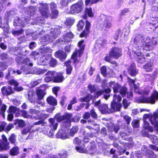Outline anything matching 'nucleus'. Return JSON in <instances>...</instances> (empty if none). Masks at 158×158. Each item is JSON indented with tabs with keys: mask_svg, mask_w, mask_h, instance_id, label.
Returning <instances> with one entry per match:
<instances>
[{
	"mask_svg": "<svg viewBox=\"0 0 158 158\" xmlns=\"http://www.w3.org/2000/svg\"><path fill=\"white\" fill-rule=\"evenodd\" d=\"M135 45H133L132 48L134 46L136 47L137 51H139L141 47L147 51H150L152 49L153 45L157 43L156 40L153 39L151 41L149 38H145L143 35L138 34L136 35L134 39Z\"/></svg>",
	"mask_w": 158,
	"mask_h": 158,
	"instance_id": "1",
	"label": "nucleus"
},
{
	"mask_svg": "<svg viewBox=\"0 0 158 158\" xmlns=\"http://www.w3.org/2000/svg\"><path fill=\"white\" fill-rule=\"evenodd\" d=\"M132 52L134 53V56L135 57L136 59L140 63H143L146 61L149 62V60H150V62L151 63H147L143 66V68L146 72H149L152 71L153 69V64L152 63V61L150 60L149 58V55L148 54L147 56L146 60L145 58L144 57L143 55H142L141 52L139 51H137L136 47L134 46L132 48Z\"/></svg>",
	"mask_w": 158,
	"mask_h": 158,
	"instance_id": "2",
	"label": "nucleus"
},
{
	"mask_svg": "<svg viewBox=\"0 0 158 158\" xmlns=\"http://www.w3.org/2000/svg\"><path fill=\"white\" fill-rule=\"evenodd\" d=\"M47 31L48 34L45 35L42 38L41 41L42 42L52 41L56 39L60 34V29H58L49 28Z\"/></svg>",
	"mask_w": 158,
	"mask_h": 158,
	"instance_id": "3",
	"label": "nucleus"
},
{
	"mask_svg": "<svg viewBox=\"0 0 158 158\" xmlns=\"http://www.w3.org/2000/svg\"><path fill=\"white\" fill-rule=\"evenodd\" d=\"M158 100V92L154 91L149 97L142 96L138 98V102L141 103H149L152 104H154L156 101Z\"/></svg>",
	"mask_w": 158,
	"mask_h": 158,
	"instance_id": "4",
	"label": "nucleus"
},
{
	"mask_svg": "<svg viewBox=\"0 0 158 158\" xmlns=\"http://www.w3.org/2000/svg\"><path fill=\"white\" fill-rule=\"evenodd\" d=\"M83 3L81 1L73 5L71 7L70 13L74 14L79 13L82 11L83 8Z\"/></svg>",
	"mask_w": 158,
	"mask_h": 158,
	"instance_id": "5",
	"label": "nucleus"
},
{
	"mask_svg": "<svg viewBox=\"0 0 158 158\" xmlns=\"http://www.w3.org/2000/svg\"><path fill=\"white\" fill-rule=\"evenodd\" d=\"M38 7L40 13L44 17L47 18L50 15L47 4H40V6H38Z\"/></svg>",
	"mask_w": 158,
	"mask_h": 158,
	"instance_id": "6",
	"label": "nucleus"
},
{
	"mask_svg": "<svg viewBox=\"0 0 158 158\" xmlns=\"http://www.w3.org/2000/svg\"><path fill=\"white\" fill-rule=\"evenodd\" d=\"M102 16H104L105 19L103 23L102 30V31L108 30L112 26L111 22V18L110 17L106 16L104 15H102Z\"/></svg>",
	"mask_w": 158,
	"mask_h": 158,
	"instance_id": "7",
	"label": "nucleus"
},
{
	"mask_svg": "<svg viewBox=\"0 0 158 158\" xmlns=\"http://www.w3.org/2000/svg\"><path fill=\"white\" fill-rule=\"evenodd\" d=\"M84 43V41L83 40H82L78 43V46L80 48V49L79 50L76 51V52L73 53L72 55V58L75 59L77 55L80 57L82 54L85 47Z\"/></svg>",
	"mask_w": 158,
	"mask_h": 158,
	"instance_id": "8",
	"label": "nucleus"
},
{
	"mask_svg": "<svg viewBox=\"0 0 158 158\" xmlns=\"http://www.w3.org/2000/svg\"><path fill=\"white\" fill-rule=\"evenodd\" d=\"M150 121L158 131V109L153 112V115H151Z\"/></svg>",
	"mask_w": 158,
	"mask_h": 158,
	"instance_id": "9",
	"label": "nucleus"
},
{
	"mask_svg": "<svg viewBox=\"0 0 158 158\" xmlns=\"http://www.w3.org/2000/svg\"><path fill=\"white\" fill-rule=\"evenodd\" d=\"M121 49L118 48H113L109 52L110 55L115 59H118L121 55Z\"/></svg>",
	"mask_w": 158,
	"mask_h": 158,
	"instance_id": "10",
	"label": "nucleus"
},
{
	"mask_svg": "<svg viewBox=\"0 0 158 158\" xmlns=\"http://www.w3.org/2000/svg\"><path fill=\"white\" fill-rule=\"evenodd\" d=\"M108 128L109 132H112L113 131L117 133L119 130V127L117 125H115L114 123L110 122L106 123L105 125Z\"/></svg>",
	"mask_w": 158,
	"mask_h": 158,
	"instance_id": "11",
	"label": "nucleus"
},
{
	"mask_svg": "<svg viewBox=\"0 0 158 158\" xmlns=\"http://www.w3.org/2000/svg\"><path fill=\"white\" fill-rule=\"evenodd\" d=\"M2 138L3 141H0V148L2 150H6L10 148L9 143L7 142V138L4 135H2Z\"/></svg>",
	"mask_w": 158,
	"mask_h": 158,
	"instance_id": "12",
	"label": "nucleus"
},
{
	"mask_svg": "<svg viewBox=\"0 0 158 158\" xmlns=\"http://www.w3.org/2000/svg\"><path fill=\"white\" fill-rule=\"evenodd\" d=\"M52 148V145L50 143H46L41 147L40 152L42 153L46 154L48 153Z\"/></svg>",
	"mask_w": 158,
	"mask_h": 158,
	"instance_id": "13",
	"label": "nucleus"
},
{
	"mask_svg": "<svg viewBox=\"0 0 158 158\" xmlns=\"http://www.w3.org/2000/svg\"><path fill=\"white\" fill-rule=\"evenodd\" d=\"M22 19H20L19 18H18L17 20L15 19L14 23V25L24 27L25 26L24 23L30 20L29 17H28L26 19L25 18L23 17Z\"/></svg>",
	"mask_w": 158,
	"mask_h": 158,
	"instance_id": "14",
	"label": "nucleus"
},
{
	"mask_svg": "<svg viewBox=\"0 0 158 158\" xmlns=\"http://www.w3.org/2000/svg\"><path fill=\"white\" fill-rule=\"evenodd\" d=\"M57 138L65 139L70 138L69 133L62 130H60L56 135Z\"/></svg>",
	"mask_w": 158,
	"mask_h": 158,
	"instance_id": "15",
	"label": "nucleus"
},
{
	"mask_svg": "<svg viewBox=\"0 0 158 158\" xmlns=\"http://www.w3.org/2000/svg\"><path fill=\"white\" fill-rule=\"evenodd\" d=\"M122 106V105L121 103L112 102L111 104V109H110L111 113L114 111H120Z\"/></svg>",
	"mask_w": 158,
	"mask_h": 158,
	"instance_id": "16",
	"label": "nucleus"
},
{
	"mask_svg": "<svg viewBox=\"0 0 158 158\" xmlns=\"http://www.w3.org/2000/svg\"><path fill=\"white\" fill-rule=\"evenodd\" d=\"M28 98L29 100L32 103H34L36 101L37 98L36 97L35 92L32 90L28 91Z\"/></svg>",
	"mask_w": 158,
	"mask_h": 158,
	"instance_id": "17",
	"label": "nucleus"
},
{
	"mask_svg": "<svg viewBox=\"0 0 158 158\" xmlns=\"http://www.w3.org/2000/svg\"><path fill=\"white\" fill-rule=\"evenodd\" d=\"M1 91L3 95L8 96L14 93V91L10 87L4 86L2 88Z\"/></svg>",
	"mask_w": 158,
	"mask_h": 158,
	"instance_id": "18",
	"label": "nucleus"
},
{
	"mask_svg": "<svg viewBox=\"0 0 158 158\" xmlns=\"http://www.w3.org/2000/svg\"><path fill=\"white\" fill-rule=\"evenodd\" d=\"M110 87H112L114 93H117L119 92L121 86L115 81H112L109 83Z\"/></svg>",
	"mask_w": 158,
	"mask_h": 158,
	"instance_id": "19",
	"label": "nucleus"
},
{
	"mask_svg": "<svg viewBox=\"0 0 158 158\" xmlns=\"http://www.w3.org/2000/svg\"><path fill=\"white\" fill-rule=\"evenodd\" d=\"M99 109L103 114L111 113L110 109H109L107 104H102L99 106Z\"/></svg>",
	"mask_w": 158,
	"mask_h": 158,
	"instance_id": "20",
	"label": "nucleus"
},
{
	"mask_svg": "<svg viewBox=\"0 0 158 158\" xmlns=\"http://www.w3.org/2000/svg\"><path fill=\"white\" fill-rule=\"evenodd\" d=\"M90 26L91 24L88 21H86L85 26V31H83V32L81 34L80 36L81 37H82L86 36L89 33Z\"/></svg>",
	"mask_w": 158,
	"mask_h": 158,
	"instance_id": "21",
	"label": "nucleus"
},
{
	"mask_svg": "<svg viewBox=\"0 0 158 158\" xmlns=\"http://www.w3.org/2000/svg\"><path fill=\"white\" fill-rule=\"evenodd\" d=\"M135 65L134 63H132L129 67L128 72L131 76H134L138 73V70L135 68Z\"/></svg>",
	"mask_w": 158,
	"mask_h": 158,
	"instance_id": "22",
	"label": "nucleus"
},
{
	"mask_svg": "<svg viewBox=\"0 0 158 158\" xmlns=\"http://www.w3.org/2000/svg\"><path fill=\"white\" fill-rule=\"evenodd\" d=\"M93 98V96L90 94H88L87 96L84 98H81L80 99V101L81 102H86L85 105V108L88 109L89 107V105L88 102L91 100Z\"/></svg>",
	"mask_w": 158,
	"mask_h": 158,
	"instance_id": "23",
	"label": "nucleus"
},
{
	"mask_svg": "<svg viewBox=\"0 0 158 158\" xmlns=\"http://www.w3.org/2000/svg\"><path fill=\"white\" fill-rule=\"evenodd\" d=\"M56 57L59 58L61 60L63 61L66 58L67 56L66 53L62 50H60L56 52L55 54Z\"/></svg>",
	"mask_w": 158,
	"mask_h": 158,
	"instance_id": "24",
	"label": "nucleus"
},
{
	"mask_svg": "<svg viewBox=\"0 0 158 158\" xmlns=\"http://www.w3.org/2000/svg\"><path fill=\"white\" fill-rule=\"evenodd\" d=\"M22 72L26 73H31L30 69L27 66H23L21 68L20 70H17L16 71L18 75L21 74Z\"/></svg>",
	"mask_w": 158,
	"mask_h": 158,
	"instance_id": "25",
	"label": "nucleus"
},
{
	"mask_svg": "<svg viewBox=\"0 0 158 158\" xmlns=\"http://www.w3.org/2000/svg\"><path fill=\"white\" fill-rule=\"evenodd\" d=\"M47 102L50 105L53 106H56L57 104V102L56 99L52 96H49L46 100Z\"/></svg>",
	"mask_w": 158,
	"mask_h": 158,
	"instance_id": "26",
	"label": "nucleus"
},
{
	"mask_svg": "<svg viewBox=\"0 0 158 158\" xmlns=\"http://www.w3.org/2000/svg\"><path fill=\"white\" fill-rule=\"evenodd\" d=\"M49 127L51 129L56 130L58 126V123L55 122L54 118H51L49 119Z\"/></svg>",
	"mask_w": 158,
	"mask_h": 158,
	"instance_id": "27",
	"label": "nucleus"
},
{
	"mask_svg": "<svg viewBox=\"0 0 158 158\" xmlns=\"http://www.w3.org/2000/svg\"><path fill=\"white\" fill-rule=\"evenodd\" d=\"M9 82L11 85H14L15 86V89L16 90L18 91H20L23 90V88L22 87L17 86L19 85V83L17 82V81L14 80H12L10 81H9Z\"/></svg>",
	"mask_w": 158,
	"mask_h": 158,
	"instance_id": "28",
	"label": "nucleus"
},
{
	"mask_svg": "<svg viewBox=\"0 0 158 158\" xmlns=\"http://www.w3.org/2000/svg\"><path fill=\"white\" fill-rule=\"evenodd\" d=\"M36 9L33 6H31L30 7L27 8L26 9L27 14L29 15V18L30 19V16L33 15L35 13Z\"/></svg>",
	"mask_w": 158,
	"mask_h": 158,
	"instance_id": "29",
	"label": "nucleus"
},
{
	"mask_svg": "<svg viewBox=\"0 0 158 158\" xmlns=\"http://www.w3.org/2000/svg\"><path fill=\"white\" fill-rule=\"evenodd\" d=\"M63 79V77L61 73H56L55 76L53 81L55 82H61L62 81Z\"/></svg>",
	"mask_w": 158,
	"mask_h": 158,
	"instance_id": "30",
	"label": "nucleus"
},
{
	"mask_svg": "<svg viewBox=\"0 0 158 158\" xmlns=\"http://www.w3.org/2000/svg\"><path fill=\"white\" fill-rule=\"evenodd\" d=\"M73 35L72 33L70 32L67 33L64 36L63 40H62V41L69 42L70 41V39L73 38Z\"/></svg>",
	"mask_w": 158,
	"mask_h": 158,
	"instance_id": "31",
	"label": "nucleus"
},
{
	"mask_svg": "<svg viewBox=\"0 0 158 158\" xmlns=\"http://www.w3.org/2000/svg\"><path fill=\"white\" fill-rule=\"evenodd\" d=\"M45 22V21L44 19L40 17H38L35 19V21L33 22V24H38L40 25V24H42L44 23Z\"/></svg>",
	"mask_w": 158,
	"mask_h": 158,
	"instance_id": "32",
	"label": "nucleus"
},
{
	"mask_svg": "<svg viewBox=\"0 0 158 158\" xmlns=\"http://www.w3.org/2000/svg\"><path fill=\"white\" fill-rule=\"evenodd\" d=\"M78 130V128L77 126H75L73 127L69 133V137H73L75 134L77 132Z\"/></svg>",
	"mask_w": 158,
	"mask_h": 158,
	"instance_id": "33",
	"label": "nucleus"
},
{
	"mask_svg": "<svg viewBox=\"0 0 158 158\" xmlns=\"http://www.w3.org/2000/svg\"><path fill=\"white\" fill-rule=\"evenodd\" d=\"M143 127L145 130H148L151 132L152 131V127L149 126V123L146 120H143Z\"/></svg>",
	"mask_w": 158,
	"mask_h": 158,
	"instance_id": "34",
	"label": "nucleus"
},
{
	"mask_svg": "<svg viewBox=\"0 0 158 158\" xmlns=\"http://www.w3.org/2000/svg\"><path fill=\"white\" fill-rule=\"evenodd\" d=\"M37 94L39 99H42L45 94L44 91L41 89H38L36 91Z\"/></svg>",
	"mask_w": 158,
	"mask_h": 158,
	"instance_id": "35",
	"label": "nucleus"
},
{
	"mask_svg": "<svg viewBox=\"0 0 158 158\" xmlns=\"http://www.w3.org/2000/svg\"><path fill=\"white\" fill-rule=\"evenodd\" d=\"M75 19L73 18H68L65 22V24L67 26H71L73 25L74 23Z\"/></svg>",
	"mask_w": 158,
	"mask_h": 158,
	"instance_id": "36",
	"label": "nucleus"
},
{
	"mask_svg": "<svg viewBox=\"0 0 158 158\" xmlns=\"http://www.w3.org/2000/svg\"><path fill=\"white\" fill-rule=\"evenodd\" d=\"M10 153L12 156L17 155L19 153V149L17 147H14L10 150Z\"/></svg>",
	"mask_w": 158,
	"mask_h": 158,
	"instance_id": "37",
	"label": "nucleus"
},
{
	"mask_svg": "<svg viewBox=\"0 0 158 158\" xmlns=\"http://www.w3.org/2000/svg\"><path fill=\"white\" fill-rule=\"evenodd\" d=\"M48 59L45 57L43 56L40 58L39 64L40 65H46L48 63Z\"/></svg>",
	"mask_w": 158,
	"mask_h": 158,
	"instance_id": "38",
	"label": "nucleus"
},
{
	"mask_svg": "<svg viewBox=\"0 0 158 158\" xmlns=\"http://www.w3.org/2000/svg\"><path fill=\"white\" fill-rule=\"evenodd\" d=\"M146 136L150 138L152 143H154L157 140V137L155 135L147 134Z\"/></svg>",
	"mask_w": 158,
	"mask_h": 158,
	"instance_id": "39",
	"label": "nucleus"
},
{
	"mask_svg": "<svg viewBox=\"0 0 158 158\" xmlns=\"http://www.w3.org/2000/svg\"><path fill=\"white\" fill-rule=\"evenodd\" d=\"M44 32V31L40 29H39L34 32V34H33V36H34L35 35L36 37H35V38L36 39L38 37V35L43 34Z\"/></svg>",
	"mask_w": 158,
	"mask_h": 158,
	"instance_id": "40",
	"label": "nucleus"
},
{
	"mask_svg": "<svg viewBox=\"0 0 158 158\" xmlns=\"http://www.w3.org/2000/svg\"><path fill=\"white\" fill-rule=\"evenodd\" d=\"M121 99L122 98L119 95L114 94L113 96V100L112 102L119 103Z\"/></svg>",
	"mask_w": 158,
	"mask_h": 158,
	"instance_id": "41",
	"label": "nucleus"
},
{
	"mask_svg": "<svg viewBox=\"0 0 158 158\" xmlns=\"http://www.w3.org/2000/svg\"><path fill=\"white\" fill-rule=\"evenodd\" d=\"M127 90V89L126 87L121 86L119 92L122 96L124 97L125 95Z\"/></svg>",
	"mask_w": 158,
	"mask_h": 158,
	"instance_id": "42",
	"label": "nucleus"
},
{
	"mask_svg": "<svg viewBox=\"0 0 158 158\" xmlns=\"http://www.w3.org/2000/svg\"><path fill=\"white\" fill-rule=\"evenodd\" d=\"M141 150L147 156L149 155L150 152H152L150 149H148L145 146H143L141 148Z\"/></svg>",
	"mask_w": 158,
	"mask_h": 158,
	"instance_id": "43",
	"label": "nucleus"
},
{
	"mask_svg": "<svg viewBox=\"0 0 158 158\" xmlns=\"http://www.w3.org/2000/svg\"><path fill=\"white\" fill-rule=\"evenodd\" d=\"M47 70L48 69H37L35 73L38 75L43 74L46 72ZM34 73H35V72H34Z\"/></svg>",
	"mask_w": 158,
	"mask_h": 158,
	"instance_id": "44",
	"label": "nucleus"
},
{
	"mask_svg": "<svg viewBox=\"0 0 158 158\" xmlns=\"http://www.w3.org/2000/svg\"><path fill=\"white\" fill-rule=\"evenodd\" d=\"M16 135L14 134H12L9 139L11 143L14 144L16 141Z\"/></svg>",
	"mask_w": 158,
	"mask_h": 158,
	"instance_id": "45",
	"label": "nucleus"
},
{
	"mask_svg": "<svg viewBox=\"0 0 158 158\" xmlns=\"http://www.w3.org/2000/svg\"><path fill=\"white\" fill-rule=\"evenodd\" d=\"M56 73L53 71H48L45 74L46 76L51 77L52 79H54L55 76L56 75Z\"/></svg>",
	"mask_w": 158,
	"mask_h": 158,
	"instance_id": "46",
	"label": "nucleus"
},
{
	"mask_svg": "<svg viewBox=\"0 0 158 158\" xmlns=\"http://www.w3.org/2000/svg\"><path fill=\"white\" fill-rule=\"evenodd\" d=\"M134 91L135 93H138L139 94H142L144 95H148L149 94V91L148 90H143L141 92V91H139V89L136 88L134 89Z\"/></svg>",
	"mask_w": 158,
	"mask_h": 158,
	"instance_id": "47",
	"label": "nucleus"
},
{
	"mask_svg": "<svg viewBox=\"0 0 158 158\" xmlns=\"http://www.w3.org/2000/svg\"><path fill=\"white\" fill-rule=\"evenodd\" d=\"M84 25V23L82 20L79 21L78 24L77 25V27L78 30L80 31L82 29Z\"/></svg>",
	"mask_w": 158,
	"mask_h": 158,
	"instance_id": "48",
	"label": "nucleus"
},
{
	"mask_svg": "<svg viewBox=\"0 0 158 158\" xmlns=\"http://www.w3.org/2000/svg\"><path fill=\"white\" fill-rule=\"evenodd\" d=\"M85 13L88 14L89 17H93V13L92 12V10L91 8H86L85 11Z\"/></svg>",
	"mask_w": 158,
	"mask_h": 158,
	"instance_id": "49",
	"label": "nucleus"
},
{
	"mask_svg": "<svg viewBox=\"0 0 158 158\" xmlns=\"http://www.w3.org/2000/svg\"><path fill=\"white\" fill-rule=\"evenodd\" d=\"M15 124H18L19 127H23L24 126L25 122L22 120H17L15 122Z\"/></svg>",
	"mask_w": 158,
	"mask_h": 158,
	"instance_id": "50",
	"label": "nucleus"
},
{
	"mask_svg": "<svg viewBox=\"0 0 158 158\" xmlns=\"http://www.w3.org/2000/svg\"><path fill=\"white\" fill-rule=\"evenodd\" d=\"M23 32V29H21L19 30H13L12 31V34L14 35H18L20 34H22Z\"/></svg>",
	"mask_w": 158,
	"mask_h": 158,
	"instance_id": "51",
	"label": "nucleus"
},
{
	"mask_svg": "<svg viewBox=\"0 0 158 158\" xmlns=\"http://www.w3.org/2000/svg\"><path fill=\"white\" fill-rule=\"evenodd\" d=\"M113 57L110 56V52L109 53V55H107L105 58V60L107 62H110L112 64H116V63L115 61L111 62V58Z\"/></svg>",
	"mask_w": 158,
	"mask_h": 158,
	"instance_id": "52",
	"label": "nucleus"
},
{
	"mask_svg": "<svg viewBox=\"0 0 158 158\" xmlns=\"http://www.w3.org/2000/svg\"><path fill=\"white\" fill-rule=\"evenodd\" d=\"M57 64L56 60L54 58H51L49 61V64L52 67L55 66Z\"/></svg>",
	"mask_w": 158,
	"mask_h": 158,
	"instance_id": "53",
	"label": "nucleus"
},
{
	"mask_svg": "<svg viewBox=\"0 0 158 158\" xmlns=\"http://www.w3.org/2000/svg\"><path fill=\"white\" fill-rule=\"evenodd\" d=\"M23 62V64H25L26 66L29 65L30 67L33 66V64L31 63H30V60L28 58L25 59Z\"/></svg>",
	"mask_w": 158,
	"mask_h": 158,
	"instance_id": "54",
	"label": "nucleus"
},
{
	"mask_svg": "<svg viewBox=\"0 0 158 158\" xmlns=\"http://www.w3.org/2000/svg\"><path fill=\"white\" fill-rule=\"evenodd\" d=\"M7 106L6 105L4 104H3L2 105L0 106V114H4V113L6 111V109Z\"/></svg>",
	"mask_w": 158,
	"mask_h": 158,
	"instance_id": "55",
	"label": "nucleus"
},
{
	"mask_svg": "<svg viewBox=\"0 0 158 158\" xmlns=\"http://www.w3.org/2000/svg\"><path fill=\"white\" fill-rule=\"evenodd\" d=\"M123 104L124 108L125 109H126L129 105L130 102L127 101L126 99H124L123 101Z\"/></svg>",
	"mask_w": 158,
	"mask_h": 158,
	"instance_id": "56",
	"label": "nucleus"
},
{
	"mask_svg": "<svg viewBox=\"0 0 158 158\" xmlns=\"http://www.w3.org/2000/svg\"><path fill=\"white\" fill-rule=\"evenodd\" d=\"M132 124L134 127L138 128L139 125V121L137 120H134L132 122Z\"/></svg>",
	"mask_w": 158,
	"mask_h": 158,
	"instance_id": "57",
	"label": "nucleus"
},
{
	"mask_svg": "<svg viewBox=\"0 0 158 158\" xmlns=\"http://www.w3.org/2000/svg\"><path fill=\"white\" fill-rule=\"evenodd\" d=\"M52 18H56L58 15V12L57 10H56V9H54V10H52Z\"/></svg>",
	"mask_w": 158,
	"mask_h": 158,
	"instance_id": "58",
	"label": "nucleus"
},
{
	"mask_svg": "<svg viewBox=\"0 0 158 158\" xmlns=\"http://www.w3.org/2000/svg\"><path fill=\"white\" fill-rule=\"evenodd\" d=\"M101 73L103 76L106 75V68L105 66H103L101 68Z\"/></svg>",
	"mask_w": 158,
	"mask_h": 158,
	"instance_id": "59",
	"label": "nucleus"
},
{
	"mask_svg": "<svg viewBox=\"0 0 158 158\" xmlns=\"http://www.w3.org/2000/svg\"><path fill=\"white\" fill-rule=\"evenodd\" d=\"M143 154L140 151H137L135 152V156L138 158H142L143 156Z\"/></svg>",
	"mask_w": 158,
	"mask_h": 158,
	"instance_id": "60",
	"label": "nucleus"
},
{
	"mask_svg": "<svg viewBox=\"0 0 158 158\" xmlns=\"http://www.w3.org/2000/svg\"><path fill=\"white\" fill-rule=\"evenodd\" d=\"M100 133L104 137L107 135L106 129L104 127L102 128L101 130Z\"/></svg>",
	"mask_w": 158,
	"mask_h": 158,
	"instance_id": "61",
	"label": "nucleus"
},
{
	"mask_svg": "<svg viewBox=\"0 0 158 158\" xmlns=\"http://www.w3.org/2000/svg\"><path fill=\"white\" fill-rule=\"evenodd\" d=\"M7 67L6 63L5 62H0V70H3L6 69Z\"/></svg>",
	"mask_w": 158,
	"mask_h": 158,
	"instance_id": "62",
	"label": "nucleus"
},
{
	"mask_svg": "<svg viewBox=\"0 0 158 158\" xmlns=\"http://www.w3.org/2000/svg\"><path fill=\"white\" fill-rule=\"evenodd\" d=\"M76 148L77 151L80 153H85L86 152V150L84 148H83L82 147H76Z\"/></svg>",
	"mask_w": 158,
	"mask_h": 158,
	"instance_id": "63",
	"label": "nucleus"
},
{
	"mask_svg": "<svg viewBox=\"0 0 158 158\" xmlns=\"http://www.w3.org/2000/svg\"><path fill=\"white\" fill-rule=\"evenodd\" d=\"M88 88L91 93L94 92L96 89L95 86L94 85H89L88 86Z\"/></svg>",
	"mask_w": 158,
	"mask_h": 158,
	"instance_id": "64",
	"label": "nucleus"
}]
</instances>
